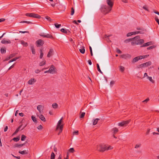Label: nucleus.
<instances>
[{
	"instance_id": "f257e3e1",
	"label": "nucleus",
	"mask_w": 159,
	"mask_h": 159,
	"mask_svg": "<svg viewBox=\"0 0 159 159\" xmlns=\"http://www.w3.org/2000/svg\"><path fill=\"white\" fill-rule=\"evenodd\" d=\"M106 3L108 6L104 5L102 7V9H104L103 11L104 12H105L106 14L108 13L111 11L114 2L112 0H106Z\"/></svg>"
},
{
	"instance_id": "f03ea898",
	"label": "nucleus",
	"mask_w": 159,
	"mask_h": 159,
	"mask_svg": "<svg viewBox=\"0 0 159 159\" xmlns=\"http://www.w3.org/2000/svg\"><path fill=\"white\" fill-rule=\"evenodd\" d=\"M129 39L132 40L131 43V44L132 45L140 44L144 42L143 39H140L139 36H137L134 38L130 39Z\"/></svg>"
},
{
	"instance_id": "7ed1b4c3",
	"label": "nucleus",
	"mask_w": 159,
	"mask_h": 159,
	"mask_svg": "<svg viewBox=\"0 0 159 159\" xmlns=\"http://www.w3.org/2000/svg\"><path fill=\"white\" fill-rule=\"evenodd\" d=\"M95 148L98 151L103 152L106 151V145L104 144H99L96 145Z\"/></svg>"
},
{
	"instance_id": "20e7f679",
	"label": "nucleus",
	"mask_w": 159,
	"mask_h": 159,
	"mask_svg": "<svg viewBox=\"0 0 159 159\" xmlns=\"http://www.w3.org/2000/svg\"><path fill=\"white\" fill-rule=\"evenodd\" d=\"M25 16L31 17L35 18H40L41 16L37 14L34 13H27L25 14Z\"/></svg>"
},
{
	"instance_id": "39448f33",
	"label": "nucleus",
	"mask_w": 159,
	"mask_h": 159,
	"mask_svg": "<svg viewBox=\"0 0 159 159\" xmlns=\"http://www.w3.org/2000/svg\"><path fill=\"white\" fill-rule=\"evenodd\" d=\"M63 117H62L61 119L58 121L56 128V130L58 129L59 128H63L64 124L63 121H62Z\"/></svg>"
},
{
	"instance_id": "423d86ee",
	"label": "nucleus",
	"mask_w": 159,
	"mask_h": 159,
	"mask_svg": "<svg viewBox=\"0 0 159 159\" xmlns=\"http://www.w3.org/2000/svg\"><path fill=\"white\" fill-rule=\"evenodd\" d=\"M44 106L42 105H39L37 106V109L39 111V114H43V112Z\"/></svg>"
},
{
	"instance_id": "0eeeda50",
	"label": "nucleus",
	"mask_w": 159,
	"mask_h": 159,
	"mask_svg": "<svg viewBox=\"0 0 159 159\" xmlns=\"http://www.w3.org/2000/svg\"><path fill=\"white\" fill-rule=\"evenodd\" d=\"M130 121V120H129L126 121H123L121 122H119L118 123V125L120 126H126L128 124Z\"/></svg>"
},
{
	"instance_id": "6e6552de",
	"label": "nucleus",
	"mask_w": 159,
	"mask_h": 159,
	"mask_svg": "<svg viewBox=\"0 0 159 159\" xmlns=\"http://www.w3.org/2000/svg\"><path fill=\"white\" fill-rule=\"evenodd\" d=\"M36 115L43 122L46 121V119L42 114H39V113H36Z\"/></svg>"
},
{
	"instance_id": "1a4fd4ad",
	"label": "nucleus",
	"mask_w": 159,
	"mask_h": 159,
	"mask_svg": "<svg viewBox=\"0 0 159 159\" xmlns=\"http://www.w3.org/2000/svg\"><path fill=\"white\" fill-rule=\"evenodd\" d=\"M152 64L151 62L149 61L146 63L142 64L139 65V67L143 68L150 66Z\"/></svg>"
},
{
	"instance_id": "9d476101",
	"label": "nucleus",
	"mask_w": 159,
	"mask_h": 159,
	"mask_svg": "<svg viewBox=\"0 0 159 159\" xmlns=\"http://www.w3.org/2000/svg\"><path fill=\"white\" fill-rule=\"evenodd\" d=\"M36 43L37 47H40L43 45L44 41L42 40L39 39L36 41Z\"/></svg>"
},
{
	"instance_id": "9b49d317",
	"label": "nucleus",
	"mask_w": 159,
	"mask_h": 159,
	"mask_svg": "<svg viewBox=\"0 0 159 159\" xmlns=\"http://www.w3.org/2000/svg\"><path fill=\"white\" fill-rule=\"evenodd\" d=\"M49 73L51 74H53L55 72V67L54 66L52 65H51L50 68L49 69Z\"/></svg>"
},
{
	"instance_id": "f8f14e48",
	"label": "nucleus",
	"mask_w": 159,
	"mask_h": 159,
	"mask_svg": "<svg viewBox=\"0 0 159 159\" xmlns=\"http://www.w3.org/2000/svg\"><path fill=\"white\" fill-rule=\"evenodd\" d=\"M36 81V79L34 78L30 79L28 82V83L29 84H34Z\"/></svg>"
},
{
	"instance_id": "ddd939ff",
	"label": "nucleus",
	"mask_w": 159,
	"mask_h": 159,
	"mask_svg": "<svg viewBox=\"0 0 159 159\" xmlns=\"http://www.w3.org/2000/svg\"><path fill=\"white\" fill-rule=\"evenodd\" d=\"M1 43L2 44H10L11 42L9 39H3L1 41Z\"/></svg>"
},
{
	"instance_id": "4468645a",
	"label": "nucleus",
	"mask_w": 159,
	"mask_h": 159,
	"mask_svg": "<svg viewBox=\"0 0 159 159\" xmlns=\"http://www.w3.org/2000/svg\"><path fill=\"white\" fill-rule=\"evenodd\" d=\"M53 50L52 49H50L49 51L47 57H50L53 55Z\"/></svg>"
},
{
	"instance_id": "2eb2a0df",
	"label": "nucleus",
	"mask_w": 159,
	"mask_h": 159,
	"mask_svg": "<svg viewBox=\"0 0 159 159\" xmlns=\"http://www.w3.org/2000/svg\"><path fill=\"white\" fill-rule=\"evenodd\" d=\"M111 131L114 134L118 132L119 129L117 128L116 127H114L112 129H111Z\"/></svg>"
},
{
	"instance_id": "dca6fc26",
	"label": "nucleus",
	"mask_w": 159,
	"mask_h": 159,
	"mask_svg": "<svg viewBox=\"0 0 159 159\" xmlns=\"http://www.w3.org/2000/svg\"><path fill=\"white\" fill-rule=\"evenodd\" d=\"M20 42L21 44L24 47H27L28 46V44L26 42H25L23 40H20Z\"/></svg>"
},
{
	"instance_id": "f3484780",
	"label": "nucleus",
	"mask_w": 159,
	"mask_h": 159,
	"mask_svg": "<svg viewBox=\"0 0 159 159\" xmlns=\"http://www.w3.org/2000/svg\"><path fill=\"white\" fill-rule=\"evenodd\" d=\"M120 56L121 58L124 59H126L128 57H130V55L129 54H123L121 55Z\"/></svg>"
},
{
	"instance_id": "a211bd4d",
	"label": "nucleus",
	"mask_w": 159,
	"mask_h": 159,
	"mask_svg": "<svg viewBox=\"0 0 159 159\" xmlns=\"http://www.w3.org/2000/svg\"><path fill=\"white\" fill-rule=\"evenodd\" d=\"M30 49L32 53L33 54H35V49L34 46L31 45L30 46Z\"/></svg>"
},
{
	"instance_id": "6ab92c4d",
	"label": "nucleus",
	"mask_w": 159,
	"mask_h": 159,
	"mask_svg": "<svg viewBox=\"0 0 159 159\" xmlns=\"http://www.w3.org/2000/svg\"><path fill=\"white\" fill-rule=\"evenodd\" d=\"M152 44V43L151 42H149L146 43H144L143 45L141 46V47H146L149 45H151Z\"/></svg>"
},
{
	"instance_id": "aec40b11",
	"label": "nucleus",
	"mask_w": 159,
	"mask_h": 159,
	"mask_svg": "<svg viewBox=\"0 0 159 159\" xmlns=\"http://www.w3.org/2000/svg\"><path fill=\"white\" fill-rule=\"evenodd\" d=\"M132 35L133 34H143V31H134L131 32Z\"/></svg>"
},
{
	"instance_id": "412c9836",
	"label": "nucleus",
	"mask_w": 159,
	"mask_h": 159,
	"mask_svg": "<svg viewBox=\"0 0 159 159\" xmlns=\"http://www.w3.org/2000/svg\"><path fill=\"white\" fill-rule=\"evenodd\" d=\"M79 51L82 54L84 53L85 51L84 47L83 46H82V47H81L80 48V49Z\"/></svg>"
},
{
	"instance_id": "4be33fe9",
	"label": "nucleus",
	"mask_w": 159,
	"mask_h": 159,
	"mask_svg": "<svg viewBox=\"0 0 159 159\" xmlns=\"http://www.w3.org/2000/svg\"><path fill=\"white\" fill-rule=\"evenodd\" d=\"M46 61L45 60H43V61H42L39 62V65L40 66H43L44 65L46 64Z\"/></svg>"
},
{
	"instance_id": "5701e85b",
	"label": "nucleus",
	"mask_w": 159,
	"mask_h": 159,
	"mask_svg": "<svg viewBox=\"0 0 159 159\" xmlns=\"http://www.w3.org/2000/svg\"><path fill=\"white\" fill-rule=\"evenodd\" d=\"M99 120H100V119H98V118H96V119H94L93 120V125H96L97 124L98 121Z\"/></svg>"
},
{
	"instance_id": "b1692460",
	"label": "nucleus",
	"mask_w": 159,
	"mask_h": 159,
	"mask_svg": "<svg viewBox=\"0 0 159 159\" xmlns=\"http://www.w3.org/2000/svg\"><path fill=\"white\" fill-rule=\"evenodd\" d=\"M119 70L121 72H123L125 70V68L123 66H119Z\"/></svg>"
},
{
	"instance_id": "393cba45",
	"label": "nucleus",
	"mask_w": 159,
	"mask_h": 159,
	"mask_svg": "<svg viewBox=\"0 0 159 159\" xmlns=\"http://www.w3.org/2000/svg\"><path fill=\"white\" fill-rule=\"evenodd\" d=\"M140 60V58L138 56L137 57H136L135 58H134L133 60V62H135L138 61Z\"/></svg>"
},
{
	"instance_id": "a878e982",
	"label": "nucleus",
	"mask_w": 159,
	"mask_h": 159,
	"mask_svg": "<svg viewBox=\"0 0 159 159\" xmlns=\"http://www.w3.org/2000/svg\"><path fill=\"white\" fill-rule=\"evenodd\" d=\"M19 153L22 155L26 154L28 153L25 150L23 151H19Z\"/></svg>"
},
{
	"instance_id": "bb28decb",
	"label": "nucleus",
	"mask_w": 159,
	"mask_h": 159,
	"mask_svg": "<svg viewBox=\"0 0 159 159\" xmlns=\"http://www.w3.org/2000/svg\"><path fill=\"white\" fill-rule=\"evenodd\" d=\"M0 52L2 54L5 53L6 52V49L5 48H2L0 49Z\"/></svg>"
},
{
	"instance_id": "cd10ccee",
	"label": "nucleus",
	"mask_w": 159,
	"mask_h": 159,
	"mask_svg": "<svg viewBox=\"0 0 159 159\" xmlns=\"http://www.w3.org/2000/svg\"><path fill=\"white\" fill-rule=\"evenodd\" d=\"M52 107L54 109H56L58 107V104L56 103H54L52 105Z\"/></svg>"
},
{
	"instance_id": "c85d7f7f",
	"label": "nucleus",
	"mask_w": 159,
	"mask_h": 159,
	"mask_svg": "<svg viewBox=\"0 0 159 159\" xmlns=\"http://www.w3.org/2000/svg\"><path fill=\"white\" fill-rule=\"evenodd\" d=\"M141 146V144L140 143H137L135 144L134 148L136 149H138L140 148Z\"/></svg>"
},
{
	"instance_id": "c756f323",
	"label": "nucleus",
	"mask_w": 159,
	"mask_h": 159,
	"mask_svg": "<svg viewBox=\"0 0 159 159\" xmlns=\"http://www.w3.org/2000/svg\"><path fill=\"white\" fill-rule=\"evenodd\" d=\"M31 119L35 123H37V119L36 117L34 116H31Z\"/></svg>"
},
{
	"instance_id": "7c9ffc66",
	"label": "nucleus",
	"mask_w": 159,
	"mask_h": 159,
	"mask_svg": "<svg viewBox=\"0 0 159 159\" xmlns=\"http://www.w3.org/2000/svg\"><path fill=\"white\" fill-rule=\"evenodd\" d=\"M24 145V144H19L17 143V144H16L15 145V147L20 148V147H22Z\"/></svg>"
},
{
	"instance_id": "2f4dec72",
	"label": "nucleus",
	"mask_w": 159,
	"mask_h": 159,
	"mask_svg": "<svg viewBox=\"0 0 159 159\" xmlns=\"http://www.w3.org/2000/svg\"><path fill=\"white\" fill-rule=\"evenodd\" d=\"M147 79L151 82L152 83H154V80L152 79V78L151 76H148Z\"/></svg>"
},
{
	"instance_id": "473e14b6",
	"label": "nucleus",
	"mask_w": 159,
	"mask_h": 159,
	"mask_svg": "<svg viewBox=\"0 0 159 159\" xmlns=\"http://www.w3.org/2000/svg\"><path fill=\"white\" fill-rule=\"evenodd\" d=\"M149 56L148 55H142L139 56L140 58V59H143L145 58H147Z\"/></svg>"
},
{
	"instance_id": "72a5a7b5",
	"label": "nucleus",
	"mask_w": 159,
	"mask_h": 159,
	"mask_svg": "<svg viewBox=\"0 0 159 159\" xmlns=\"http://www.w3.org/2000/svg\"><path fill=\"white\" fill-rule=\"evenodd\" d=\"M45 37H46V38H51V39H53V36L49 34H46V36Z\"/></svg>"
},
{
	"instance_id": "f704fd0d",
	"label": "nucleus",
	"mask_w": 159,
	"mask_h": 159,
	"mask_svg": "<svg viewBox=\"0 0 159 159\" xmlns=\"http://www.w3.org/2000/svg\"><path fill=\"white\" fill-rule=\"evenodd\" d=\"M55 155L54 152H52L51 155V159H55Z\"/></svg>"
},
{
	"instance_id": "c9c22d12",
	"label": "nucleus",
	"mask_w": 159,
	"mask_h": 159,
	"mask_svg": "<svg viewBox=\"0 0 159 159\" xmlns=\"http://www.w3.org/2000/svg\"><path fill=\"white\" fill-rule=\"evenodd\" d=\"M21 23H26L28 24H32V22L31 21H22L20 22Z\"/></svg>"
},
{
	"instance_id": "e433bc0d",
	"label": "nucleus",
	"mask_w": 159,
	"mask_h": 159,
	"mask_svg": "<svg viewBox=\"0 0 159 159\" xmlns=\"http://www.w3.org/2000/svg\"><path fill=\"white\" fill-rule=\"evenodd\" d=\"M97 67L98 70L100 73H101V74H102V71H101V70L100 69V68L99 64H97Z\"/></svg>"
},
{
	"instance_id": "4c0bfd02",
	"label": "nucleus",
	"mask_w": 159,
	"mask_h": 159,
	"mask_svg": "<svg viewBox=\"0 0 159 159\" xmlns=\"http://www.w3.org/2000/svg\"><path fill=\"white\" fill-rule=\"evenodd\" d=\"M113 148L112 146H109L108 147H107L106 146V151L109 150H111Z\"/></svg>"
},
{
	"instance_id": "58836bf2",
	"label": "nucleus",
	"mask_w": 159,
	"mask_h": 159,
	"mask_svg": "<svg viewBox=\"0 0 159 159\" xmlns=\"http://www.w3.org/2000/svg\"><path fill=\"white\" fill-rule=\"evenodd\" d=\"M43 53L42 52V50H40V55L39 56V58L40 59H41L42 58L43 56Z\"/></svg>"
},
{
	"instance_id": "ea45409f",
	"label": "nucleus",
	"mask_w": 159,
	"mask_h": 159,
	"mask_svg": "<svg viewBox=\"0 0 159 159\" xmlns=\"http://www.w3.org/2000/svg\"><path fill=\"white\" fill-rule=\"evenodd\" d=\"M69 152L70 153H73L75 152L74 149L73 148H71L69 150Z\"/></svg>"
},
{
	"instance_id": "a19ab883",
	"label": "nucleus",
	"mask_w": 159,
	"mask_h": 159,
	"mask_svg": "<svg viewBox=\"0 0 159 159\" xmlns=\"http://www.w3.org/2000/svg\"><path fill=\"white\" fill-rule=\"evenodd\" d=\"M26 138V136L24 135H22L21 136V140L22 141H23L25 140V138Z\"/></svg>"
},
{
	"instance_id": "79ce46f5",
	"label": "nucleus",
	"mask_w": 159,
	"mask_h": 159,
	"mask_svg": "<svg viewBox=\"0 0 159 159\" xmlns=\"http://www.w3.org/2000/svg\"><path fill=\"white\" fill-rule=\"evenodd\" d=\"M54 25L56 28H59L61 26V24H59L57 23H56L54 24Z\"/></svg>"
},
{
	"instance_id": "37998d69",
	"label": "nucleus",
	"mask_w": 159,
	"mask_h": 159,
	"mask_svg": "<svg viewBox=\"0 0 159 159\" xmlns=\"http://www.w3.org/2000/svg\"><path fill=\"white\" fill-rule=\"evenodd\" d=\"M85 115V113L84 112H83L82 113L80 114V118H83L84 116Z\"/></svg>"
},
{
	"instance_id": "c03bdc74",
	"label": "nucleus",
	"mask_w": 159,
	"mask_h": 159,
	"mask_svg": "<svg viewBox=\"0 0 159 159\" xmlns=\"http://www.w3.org/2000/svg\"><path fill=\"white\" fill-rule=\"evenodd\" d=\"M20 140V138H19L16 137V138H14L13 139V140L16 142H17L19 141Z\"/></svg>"
},
{
	"instance_id": "a18cd8bd",
	"label": "nucleus",
	"mask_w": 159,
	"mask_h": 159,
	"mask_svg": "<svg viewBox=\"0 0 159 159\" xmlns=\"http://www.w3.org/2000/svg\"><path fill=\"white\" fill-rule=\"evenodd\" d=\"M61 32H63L64 33H67V31L66 30H65L63 28L61 29Z\"/></svg>"
},
{
	"instance_id": "49530a36",
	"label": "nucleus",
	"mask_w": 159,
	"mask_h": 159,
	"mask_svg": "<svg viewBox=\"0 0 159 159\" xmlns=\"http://www.w3.org/2000/svg\"><path fill=\"white\" fill-rule=\"evenodd\" d=\"M155 46L153 45V46H151L148 47L147 48V49L148 50L152 49L153 48H155Z\"/></svg>"
},
{
	"instance_id": "de8ad7c7",
	"label": "nucleus",
	"mask_w": 159,
	"mask_h": 159,
	"mask_svg": "<svg viewBox=\"0 0 159 159\" xmlns=\"http://www.w3.org/2000/svg\"><path fill=\"white\" fill-rule=\"evenodd\" d=\"M75 10L74 8L72 7L71 9V15H73L74 13Z\"/></svg>"
},
{
	"instance_id": "09e8293b",
	"label": "nucleus",
	"mask_w": 159,
	"mask_h": 159,
	"mask_svg": "<svg viewBox=\"0 0 159 159\" xmlns=\"http://www.w3.org/2000/svg\"><path fill=\"white\" fill-rule=\"evenodd\" d=\"M20 127H19L15 131V132L14 133V134H15L18 133L19 130L20 129Z\"/></svg>"
},
{
	"instance_id": "8fccbe9b",
	"label": "nucleus",
	"mask_w": 159,
	"mask_h": 159,
	"mask_svg": "<svg viewBox=\"0 0 159 159\" xmlns=\"http://www.w3.org/2000/svg\"><path fill=\"white\" fill-rule=\"evenodd\" d=\"M155 19L156 21L158 23V24L159 25V19L158 18L157 16H155Z\"/></svg>"
},
{
	"instance_id": "3c124183",
	"label": "nucleus",
	"mask_w": 159,
	"mask_h": 159,
	"mask_svg": "<svg viewBox=\"0 0 159 159\" xmlns=\"http://www.w3.org/2000/svg\"><path fill=\"white\" fill-rule=\"evenodd\" d=\"M116 52L118 53H121V51L118 48H116Z\"/></svg>"
},
{
	"instance_id": "603ef678",
	"label": "nucleus",
	"mask_w": 159,
	"mask_h": 159,
	"mask_svg": "<svg viewBox=\"0 0 159 159\" xmlns=\"http://www.w3.org/2000/svg\"><path fill=\"white\" fill-rule=\"evenodd\" d=\"M45 18L47 20H48L49 21H51V18L50 17H49L47 16H46Z\"/></svg>"
},
{
	"instance_id": "864d4df0",
	"label": "nucleus",
	"mask_w": 159,
	"mask_h": 159,
	"mask_svg": "<svg viewBox=\"0 0 159 159\" xmlns=\"http://www.w3.org/2000/svg\"><path fill=\"white\" fill-rule=\"evenodd\" d=\"M89 49L91 55V56H93V53L92 52V48L90 46L89 47Z\"/></svg>"
},
{
	"instance_id": "5fc2aeb1",
	"label": "nucleus",
	"mask_w": 159,
	"mask_h": 159,
	"mask_svg": "<svg viewBox=\"0 0 159 159\" xmlns=\"http://www.w3.org/2000/svg\"><path fill=\"white\" fill-rule=\"evenodd\" d=\"M37 128L39 130L41 129H42L43 127L41 125H40Z\"/></svg>"
},
{
	"instance_id": "6e6d98bb",
	"label": "nucleus",
	"mask_w": 159,
	"mask_h": 159,
	"mask_svg": "<svg viewBox=\"0 0 159 159\" xmlns=\"http://www.w3.org/2000/svg\"><path fill=\"white\" fill-rule=\"evenodd\" d=\"M115 83V81H111L110 83V84L111 86H112Z\"/></svg>"
},
{
	"instance_id": "4d7b16f0",
	"label": "nucleus",
	"mask_w": 159,
	"mask_h": 159,
	"mask_svg": "<svg viewBox=\"0 0 159 159\" xmlns=\"http://www.w3.org/2000/svg\"><path fill=\"white\" fill-rule=\"evenodd\" d=\"M19 58V57H15V58H13L11 60H12V61L13 62L14 61H16V60H17Z\"/></svg>"
},
{
	"instance_id": "13d9d810",
	"label": "nucleus",
	"mask_w": 159,
	"mask_h": 159,
	"mask_svg": "<svg viewBox=\"0 0 159 159\" xmlns=\"http://www.w3.org/2000/svg\"><path fill=\"white\" fill-rule=\"evenodd\" d=\"M35 72L36 73H39L40 72V70L39 69H37L35 70Z\"/></svg>"
},
{
	"instance_id": "bf43d9fd",
	"label": "nucleus",
	"mask_w": 159,
	"mask_h": 159,
	"mask_svg": "<svg viewBox=\"0 0 159 159\" xmlns=\"http://www.w3.org/2000/svg\"><path fill=\"white\" fill-rule=\"evenodd\" d=\"M132 35V34L131 32H130V33H128L127 34V37L130 36H131Z\"/></svg>"
},
{
	"instance_id": "052dcab7",
	"label": "nucleus",
	"mask_w": 159,
	"mask_h": 159,
	"mask_svg": "<svg viewBox=\"0 0 159 159\" xmlns=\"http://www.w3.org/2000/svg\"><path fill=\"white\" fill-rule=\"evenodd\" d=\"M60 129L59 132L58 133V135H59L60 133L62 132L63 129V128H59Z\"/></svg>"
},
{
	"instance_id": "680f3d73",
	"label": "nucleus",
	"mask_w": 159,
	"mask_h": 159,
	"mask_svg": "<svg viewBox=\"0 0 159 159\" xmlns=\"http://www.w3.org/2000/svg\"><path fill=\"white\" fill-rule=\"evenodd\" d=\"M60 129L59 132L58 133V135H59L60 133L62 132L63 129V128H59Z\"/></svg>"
},
{
	"instance_id": "e2e57ef3",
	"label": "nucleus",
	"mask_w": 159,
	"mask_h": 159,
	"mask_svg": "<svg viewBox=\"0 0 159 159\" xmlns=\"http://www.w3.org/2000/svg\"><path fill=\"white\" fill-rule=\"evenodd\" d=\"M143 8L145 9V10H146V11H148V7H147L146 6H144L143 7Z\"/></svg>"
},
{
	"instance_id": "0e129e2a",
	"label": "nucleus",
	"mask_w": 159,
	"mask_h": 159,
	"mask_svg": "<svg viewBox=\"0 0 159 159\" xmlns=\"http://www.w3.org/2000/svg\"><path fill=\"white\" fill-rule=\"evenodd\" d=\"M126 39V40H125V42L127 43V42H130V41H132V40H130V39Z\"/></svg>"
},
{
	"instance_id": "69168bd1",
	"label": "nucleus",
	"mask_w": 159,
	"mask_h": 159,
	"mask_svg": "<svg viewBox=\"0 0 159 159\" xmlns=\"http://www.w3.org/2000/svg\"><path fill=\"white\" fill-rule=\"evenodd\" d=\"M73 134L75 135H78V131H76L73 132Z\"/></svg>"
},
{
	"instance_id": "338daca9",
	"label": "nucleus",
	"mask_w": 159,
	"mask_h": 159,
	"mask_svg": "<svg viewBox=\"0 0 159 159\" xmlns=\"http://www.w3.org/2000/svg\"><path fill=\"white\" fill-rule=\"evenodd\" d=\"M14 64H13L12 65V66H11L9 68H8V70H10L11 69V68H13L14 67Z\"/></svg>"
},
{
	"instance_id": "774afa93",
	"label": "nucleus",
	"mask_w": 159,
	"mask_h": 159,
	"mask_svg": "<svg viewBox=\"0 0 159 159\" xmlns=\"http://www.w3.org/2000/svg\"><path fill=\"white\" fill-rule=\"evenodd\" d=\"M19 115H20V116H21V117H23L24 116V114L22 113H19Z\"/></svg>"
}]
</instances>
